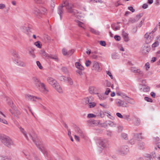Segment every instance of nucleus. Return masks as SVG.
Masks as SVG:
<instances>
[{
    "instance_id": "nucleus-1",
    "label": "nucleus",
    "mask_w": 160,
    "mask_h": 160,
    "mask_svg": "<svg viewBox=\"0 0 160 160\" xmlns=\"http://www.w3.org/2000/svg\"><path fill=\"white\" fill-rule=\"evenodd\" d=\"M19 129L20 131L23 133L28 140H32L33 142L35 143L37 147L41 150L42 153L44 154L47 155V151L42 145L40 140L37 137V135L35 133H32V134H29V137H28L23 128L20 127Z\"/></svg>"
},
{
    "instance_id": "nucleus-2",
    "label": "nucleus",
    "mask_w": 160,
    "mask_h": 160,
    "mask_svg": "<svg viewBox=\"0 0 160 160\" xmlns=\"http://www.w3.org/2000/svg\"><path fill=\"white\" fill-rule=\"evenodd\" d=\"M65 7L68 12L72 13L76 17L78 18L80 14L77 10L73 9V5L71 3H69L67 1L65 2L62 6H59L58 8V13L60 15V19L62 20V14L63 12V7Z\"/></svg>"
},
{
    "instance_id": "nucleus-3",
    "label": "nucleus",
    "mask_w": 160,
    "mask_h": 160,
    "mask_svg": "<svg viewBox=\"0 0 160 160\" xmlns=\"http://www.w3.org/2000/svg\"><path fill=\"white\" fill-rule=\"evenodd\" d=\"M2 142L9 148H11L12 146L14 145L13 142L11 139L7 136H2L0 137Z\"/></svg>"
},
{
    "instance_id": "nucleus-4",
    "label": "nucleus",
    "mask_w": 160,
    "mask_h": 160,
    "mask_svg": "<svg viewBox=\"0 0 160 160\" xmlns=\"http://www.w3.org/2000/svg\"><path fill=\"white\" fill-rule=\"evenodd\" d=\"M32 79L33 83L38 88L41 87L42 88L44 89L43 91L45 93H47L48 92V90L46 88L45 84L41 82L38 78L36 77H34Z\"/></svg>"
},
{
    "instance_id": "nucleus-5",
    "label": "nucleus",
    "mask_w": 160,
    "mask_h": 160,
    "mask_svg": "<svg viewBox=\"0 0 160 160\" xmlns=\"http://www.w3.org/2000/svg\"><path fill=\"white\" fill-rule=\"evenodd\" d=\"M46 9L44 7H41L39 9L34 8L33 10V12L37 16H41L45 14L47 12Z\"/></svg>"
},
{
    "instance_id": "nucleus-6",
    "label": "nucleus",
    "mask_w": 160,
    "mask_h": 160,
    "mask_svg": "<svg viewBox=\"0 0 160 160\" xmlns=\"http://www.w3.org/2000/svg\"><path fill=\"white\" fill-rule=\"evenodd\" d=\"M97 143L98 146L102 149L107 148L108 145V140L104 139H100L98 140Z\"/></svg>"
},
{
    "instance_id": "nucleus-7",
    "label": "nucleus",
    "mask_w": 160,
    "mask_h": 160,
    "mask_svg": "<svg viewBox=\"0 0 160 160\" xmlns=\"http://www.w3.org/2000/svg\"><path fill=\"white\" fill-rule=\"evenodd\" d=\"M129 152V148L127 146H122L118 150V153L122 155H125Z\"/></svg>"
},
{
    "instance_id": "nucleus-8",
    "label": "nucleus",
    "mask_w": 160,
    "mask_h": 160,
    "mask_svg": "<svg viewBox=\"0 0 160 160\" xmlns=\"http://www.w3.org/2000/svg\"><path fill=\"white\" fill-rule=\"evenodd\" d=\"M92 69L96 72H100L102 70L98 62L93 61L92 64Z\"/></svg>"
},
{
    "instance_id": "nucleus-9",
    "label": "nucleus",
    "mask_w": 160,
    "mask_h": 160,
    "mask_svg": "<svg viewBox=\"0 0 160 160\" xmlns=\"http://www.w3.org/2000/svg\"><path fill=\"white\" fill-rule=\"evenodd\" d=\"M26 97L28 100H31L32 101L38 102L42 100V99L40 97L31 96L30 95H26Z\"/></svg>"
},
{
    "instance_id": "nucleus-10",
    "label": "nucleus",
    "mask_w": 160,
    "mask_h": 160,
    "mask_svg": "<svg viewBox=\"0 0 160 160\" xmlns=\"http://www.w3.org/2000/svg\"><path fill=\"white\" fill-rule=\"evenodd\" d=\"M11 108L13 110V111L11 109H9V111L11 113L12 115L15 116L20 115V111L17 109L15 106H11Z\"/></svg>"
},
{
    "instance_id": "nucleus-11",
    "label": "nucleus",
    "mask_w": 160,
    "mask_h": 160,
    "mask_svg": "<svg viewBox=\"0 0 160 160\" xmlns=\"http://www.w3.org/2000/svg\"><path fill=\"white\" fill-rule=\"evenodd\" d=\"M47 80L48 82L53 87L58 83L55 79L50 77H48Z\"/></svg>"
},
{
    "instance_id": "nucleus-12",
    "label": "nucleus",
    "mask_w": 160,
    "mask_h": 160,
    "mask_svg": "<svg viewBox=\"0 0 160 160\" xmlns=\"http://www.w3.org/2000/svg\"><path fill=\"white\" fill-rule=\"evenodd\" d=\"M116 104L117 106L119 107H126L127 103L123 101L118 100L116 102Z\"/></svg>"
},
{
    "instance_id": "nucleus-13",
    "label": "nucleus",
    "mask_w": 160,
    "mask_h": 160,
    "mask_svg": "<svg viewBox=\"0 0 160 160\" xmlns=\"http://www.w3.org/2000/svg\"><path fill=\"white\" fill-rule=\"evenodd\" d=\"M75 131L78 135L80 136L81 138H84V134L82 131L78 128L76 127L75 128Z\"/></svg>"
},
{
    "instance_id": "nucleus-14",
    "label": "nucleus",
    "mask_w": 160,
    "mask_h": 160,
    "mask_svg": "<svg viewBox=\"0 0 160 160\" xmlns=\"http://www.w3.org/2000/svg\"><path fill=\"white\" fill-rule=\"evenodd\" d=\"M139 88L141 91L148 92L150 91L149 88L148 86L144 85H140L139 86Z\"/></svg>"
},
{
    "instance_id": "nucleus-15",
    "label": "nucleus",
    "mask_w": 160,
    "mask_h": 160,
    "mask_svg": "<svg viewBox=\"0 0 160 160\" xmlns=\"http://www.w3.org/2000/svg\"><path fill=\"white\" fill-rule=\"evenodd\" d=\"M53 87L59 93H62V89L58 83H56Z\"/></svg>"
},
{
    "instance_id": "nucleus-16",
    "label": "nucleus",
    "mask_w": 160,
    "mask_h": 160,
    "mask_svg": "<svg viewBox=\"0 0 160 160\" xmlns=\"http://www.w3.org/2000/svg\"><path fill=\"white\" fill-rule=\"evenodd\" d=\"M96 94H97L98 96L99 99L101 100H105L108 97L105 96L103 93L100 94L98 93H97Z\"/></svg>"
},
{
    "instance_id": "nucleus-17",
    "label": "nucleus",
    "mask_w": 160,
    "mask_h": 160,
    "mask_svg": "<svg viewBox=\"0 0 160 160\" xmlns=\"http://www.w3.org/2000/svg\"><path fill=\"white\" fill-rule=\"evenodd\" d=\"M29 54L32 58H34L35 57V55L34 54V49L32 48H28Z\"/></svg>"
},
{
    "instance_id": "nucleus-18",
    "label": "nucleus",
    "mask_w": 160,
    "mask_h": 160,
    "mask_svg": "<svg viewBox=\"0 0 160 160\" xmlns=\"http://www.w3.org/2000/svg\"><path fill=\"white\" fill-rule=\"evenodd\" d=\"M88 123H89V125L92 126L97 125L98 124V121L96 120H89L88 121Z\"/></svg>"
},
{
    "instance_id": "nucleus-19",
    "label": "nucleus",
    "mask_w": 160,
    "mask_h": 160,
    "mask_svg": "<svg viewBox=\"0 0 160 160\" xmlns=\"http://www.w3.org/2000/svg\"><path fill=\"white\" fill-rule=\"evenodd\" d=\"M75 21L76 23L77 24L79 27L84 29L85 28V25L84 23H83L77 20H75Z\"/></svg>"
},
{
    "instance_id": "nucleus-20",
    "label": "nucleus",
    "mask_w": 160,
    "mask_h": 160,
    "mask_svg": "<svg viewBox=\"0 0 160 160\" xmlns=\"http://www.w3.org/2000/svg\"><path fill=\"white\" fill-rule=\"evenodd\" d=\"M150 50V46H145L142 49V52L144 53H146L148 52Z\"/></svg>"
},
{
    "instance_id": "nucleus-21",
    "label": "nucleus",
    "mask_w": 160,
    "mask_h": 160,
    "mask_svg": "<svg viewBox=\"0 0 160 160\" xmlns=\"http://www.w3.org/2000/svg\"><path fill=\"white\" fill-rule=\"evenodd\" d=\"M75 65L76 68L81 70H83L84 69V67L79 62H76Z\"/></svg>"
},
{
    "instance_id": "nucleus-22",
    "label": "nucleus",
    "mask_w": 160,
    "mask_h": 160,
    "mask_svg": "<svg viewBox=\"0 0 160 160\" xmlns=\"http://www.w3.org/2000/svg\"><path fill=\"white\" fill-rule=\"evenodd\" d=\"M122 36L124 40L126 42H128L129 40V38L128 37V34L125 32H123Z\"/></svg>"
},
{
    "instance_id": "nucleus-23",
    "label": "nucleus",
    "mask_w": 160,
    "mask_h": 160,
    "mask_svg": "<svg viewBox=\"0 0 160 160\" xmlns=\"http://www.w3.org/2000/svg\"><path fill=\"white\" fill-rule=\"evenodd\" d=\"M0 157L7 160H10L11 159V157L10 156L7 155L6 154H4L3 153H2L0 155Z\"/></svg>"
},
{
    "instance_id": "nucleus-24",
    "label": "nucleus",
    "mask_w": 160,
    "mask_h": 160,
    "mask_svg": "<svg viewBox=\"0 0 160 160\" xmlns=\"http://www.w3.org/2000/svg\"><path fill=\"white\" fill-rule=\"evenodd\" d=\"M48 58H51L53 59L55 61H58V58L57 56L56 55H48Z\"/></svg>"
},
{
    "instance_id": "nucleus-25",
    "label": "nucleus",
    "mask_w": 160,
    "mask_h": 160,
    "mask_svg": "<svg viewBox=\"0 0 160 160\" xmlns=\"http://www.w3.org/2000/svg\"><path fill=\"white\" fill-rule=\"evenodd\" d=\"M140 120L139 118H135V119L133 120L134 124L136 126H138L140 123Z\"/></svg>"
},
{
    "instance_id": "nucleus-26",
    "label": "nucleus",
    "mask_w": 160,
    "mask_h": 160,
    "mask_svg": "<svg viewBox=\"0 0 160 160\" xmlns=\"http://www.w3.org/2000/svg\"><path fill=\"white\" fill-rule=\"evenodd\" d=\"M96 103L92 102L90 101L87 106L90 108H94L96 106Z\"/></svg>"
},
{
    "instance_id": "nucleus-27",
    "label": "nucleus",
    "mask_w": 160,
    "mask_h": 160,
    "mask_svg": "<svg viewBox=\"0 0 160 160\" xmlns=\"http://www.w3.org/2000/svg\"><path fill=\"white\" fill-rule=\"evenodd\" d=\"M91 98L90 97H88L84 98L83 100L84 104L87 105L91 101L90 100Z\"/></svg>"
},
{
    "instance_id": "nucleus-28",
    "label": "nucleus",
    "mask_w": 160,
    "mask_h": 160,
    "mask_svg": "<svg viewBox=\"0 0 160 160\" xmlns=\"http://www.w3.org/2000/svg\"><path fill=\"white\" fill-rule=\"evenodd\" d=\"M18 65L22 67H25L26 66V64L24 62L19 61L17 62Z\"/></svg>"
},
{
    "instance_id": "nucleus-29",
    "label": "nucleus",
    "mask_w": 160,
    "mask_h": 160,
    "mask_svg": "<svg viewBox=\"0 0 160 160\" xmlns=\"http://www.w3.org/2000/svg\"><path fill=\"white\" fill-rule=\"evenodd\" d=\"M66 82L70 85H72L73 84V82L72 80L69 77L67 78Z\"/></svg>"
},
{
    "instance_id": "nucleus-30",
    "label": "nucleus",
    "mask_w": 160,
    "mask_h": 160,
    "mask_svg": "<svg viewBox=\"0 0 160 160\" xmlns=\"http://www.w3.org/2000/svg\"><path fill=\"white\" fill-rule=\"evenodd\" d=\"M12 55L15 58H17L19 59L20 58V56L18 54V53L17 52L13 50L12 52Z\"/></svg>"
},
{
    "instance_id": "nucleus-31",
    "label": "nucleus",
    "mask_w": 160,
    "mask_h": 160,
    "mask_svg": "<svg viewBox=\"0 0 160 160\" xmlns=\"http://www.w3.org/2000/svg\"><path fill=\"white\" fill-rule=\"evenodd\" d=\"M96 88L93 87H91L89 88V92L91 94H95V89Z\"/></svg>"
},
{
    "instance_id": "nucleus-32",
    "label": "nucleus",
    "mask_w": 160,
    "mask_h": 160,
    "mask_svg": "<svg viewBox=\"0 0 160 160\" xmlns=\"http://www.w3.org/2000/svg\"><path fill=\"white\" fill-rule=\"evenodd\" d=\"M119 58V55L116 53H113L112 55V58L113 59H117Z\"/></svg>"
},
{
    "instance_id": "nucleus-33",
    "label": "nucleus",
    "mask_w": 160,
    "mask_h": 160,
    "mask_svg": "<svg viewBox=\"0 0 160 160\" xmlns=\"http://www.w3.org/2000/svg\"><path fill=\"white\" fill-rule=\"evenodd\" d=\"M160 42L158 41H156L152 45V47L154 48L158 47L159 44Z\"/></svg>"
},
{
    "instance_id": "nucleus-34",
    "label": "nucleus",
    "mask_w": 160,
    "mask_h": 160,
    "mask_svg": "<svg viewBox=\"0 0 160 160\" xmlns=\"http://www.w3.org/2000/svg\"><path fill=\"white\" fill-rule=\"evenodd\" d=\"M22 30L25 32H28L29 30V28L28 27L23 26L22 27Z\"/></svg>"
},
{
    "instance_id": "nucleus-35",
    "label": "nucleus",
    "mask_w": 160,
    "mask_h": 160,
    "mask_svg": "<svg viewBox=\"0 0 160 160\" xmlns=\"http://www.w3.org/2000/svg\"><path fill=\"white\" fill-rule=\"evenodd\" d=\"M107 124L111 127H115L116 125L113 123V122L109 121L108 122Z\"/></svg>"
},
{
    "instance_id": "nucleus-36",
    "label": "nucleus",
    "mask_w": 160,
    "mask_h": 160,
    "mask_svg": "<svg viewBox=\"0 0 160 160\" xmlns=\"http://www.w3.org/2000/svg\"><path fill=\"white\" fill-rule=\"evenodd\" d=\"M136 73H138L140 75L143 76V72L139 69H137Z\"/></svg>"
},
{
    "instance_id": "nucleus-37",
    "label": "nucleus",
    "mask_w": 160,
    "mask_h": 160,
    "mask_svg": "<svg viewBox=\"0 0 160 160\" xmlns=\"http://www.w3.org/2000/svg\"><path fill=\"white\" fill-rule=\"evenodd\" d=\"M129 117L130 115H123L122 118L126 119L127 121H129L130 120Z\"/></svg>"
},
{
    "instance_id": "nucleus-38",
    "label": "nucleus",
    "mask_w": 160,
    "mask_h": 160,
    "mask_svg": "<svg viewBox=\"0 0 160 160\" xmlns=\"http://www.w3.org/2000/svg\"><path fill=\"white\" fill-rule=\"evenodd\" d=\"M74 49H71L69 50L68 52L67 55L71 56V55L74 52Z\"/></svg>"
},
{
    "instance_id": "nucleus-39",
    "label": "nucleus",
    "mask_w": 160,
    "mask_h": 160,
    "mask_svg": "<svg viewBox=\"0 0 160 160\" xmlns=\"http://www.w3.org/2000/svg\"><path fill=\"white\" fill-rule=\"evenodd\" d=\"M67 78L64 76H61L59 77V79L61 81L66 82Z\"/></svg>"
},
{
    "instance_id": "nucleus-40",
    "label": "nucleus",
    "mask_w": 160,
    "mask_h": 160,
    "mask_svg": "<svg viewBox=\"0 0 160 160\" xmlns=\"http://www.w3.org/2000/svg\"><path fill=\"white\" fill-rule=\"evenodd\" d=\"M111 92V90L110 88H107L106 89V91L104 93V94L105 95V96H107L108 95L109 93Z\"/></svg>"
},
{
    "instance_id": "nucleus-41",
    "label": "nucleus",
    "mask_w": 160,
    "mask_h": 160,
    "mask_svg": "<svg viewBox=\"0 0 160 160\" xmlns=\"http://www.w3.org/2000/svg\"><path fill=\"white\" fill-rule=\"evenodd\" d=\"M90 31L92 32V33H94L95 34H98L99 33V32L98 31H96L95 29L93 28H90Z\"/></svg>"
},
{
    "instance_id": "nucleus-42",
    "label": "nucleus",
    "mask_w": 160,
    "mask_h": 160,
    "mask_svg": "<svg viewBox=\"0 0 160 160\" xmlns=\"http://www.w3.org/2000/svg\"><path fill=\"white\" fill-rule=\"evenodd\" d=\"M24 155L25 157L27 159L30 160L32 159V158L30 156L29 153H24Z\"/></svg>"
},
{
    "instance_id": "nucleus-43",
    "label": "nucleus",
    "mask_w": 160,
    "mask_h": 160,
    "mask_svg": "<svg viewBox=\"0 0 160 160\" xmlns=\"http://www.w3.org/2000/svg\"><path fill=\"white\" fill-rule=\"evenodd\" d=\"M136 141V139L135 138H133L131 139L129 141V142L130 143L132 144L133 145L135 144Z\"/></svg>"
},
{
    "instance_id": "nucleus-44",
    "label": "nucleus",
    "mask_w": 160,
    "mask_h": 160,
    "mask_svg": "<svg viewBox=\"0 0 160 160\" xmlns=\"http://www.w3.org/2000/svg\"><path fill=\"white\" fill-rule=\"evenodd\" d=\"M144 99L145 100L147 101V102H152V99L148 97H146L144 98Z\"/></svg>"
},
{
    "instance_id": "nucleus-45",
    "label": "nucleus",
    "mask_w": 160,
    "mask_h": 160,
    "mask_svg": "<svg viewBox=\"0 0 160 160\" xmlns=\"http://www.w3.org/2000/svg\"><path fill=\"white\" fill-rule=\"evenodd\" d=\"M96 117V116L95 115L92 113H89L88 114L87 116V117L89 118H94Z\"/></svg>"
},
{
    "instance_id": "nucleus-46",
    "label": "nucleus",
    "mask_w": 160,
    "mask_h": 160,
    "mask_svg": "<svg viewBox=\"0 0 160 160\" xmlns=\"http://www.w3.org/2000/svg\"><path fill=\"white\" fill-rule=\"evenodd\" d=\"M62 51V53L64 55L66 56L67 55L68 51L65 48H63Z\"/></svg>"
},
{
    "instance_id": "nucleus-47",
    "label": "nucleus",
    "mask_w": 160,
    "mask_h": 160,
    "mask_svg": "<svg viewBox=\"0 0 160 160\" xmlns=\"http://www.w3.org/2000/svg\"><path fill=\"white\" fill-rule=\"evenodd\" d=\"M122 137L124 139L127 140L128 139V137L127 134L123 133L122 134Z\"/></svg>"
},
{
    "instance_id": "nucleus-48",
    "label": "nucleus",
    "mask_w": 160,
    "mask_h": 160,
    "mask_svg": "<svg viewBox=\"0 0 160 160\" xmlns=\"http://www.w3.org/2000/svg\"><path fill=\"white\" fill-rule=\"evenodd\" d=\"M138 68L135 67H132L131 68L130 70L131 71L134 73H136V71Z\"/></svg>"
},
{
    "instance_id": "nucleus-49",
    "label": "nucleus",
    "mask_w": 160,
    "mask_h": 160,
    "mask_svg": "<svg viewBox=\"0 0 160 160\" xmlns=\"http://www.w3.org/2000/svg\"><path fill=\"white\" fill-rule=\"evenodd\" d=\"M34 44L36 47H37L38 48H40L41 47L40 42L39 41H37L35 42L34 43Z\"/></svg>"
},
{
    "instance_id": "nucleus-50",
    "label": "nucleus",
    "mask_w": 160,
    "mask_h": 160,
    "mask_svg": "<svg viewBox=\"0 0 160 160\" xmlns=\"http://www.w3.org/2000/svg\"><path fill=\"white\" fill-rule=\"evenodd\" d=\"M136 22L135 18H130L129 20V22L132 23H135Z\"/></svg>"
},
{
    "instance_id": "nucleus-51",
    "label": "nucleus",
    "mask_w": 160,
    "mask_h": 160,
    "mask_svg": "<svg viewBox=\"0 0 160 160\" xmlns=\"http://www.w3.org/2000/svg\"><path fill=\"white\" fill-rule=\"evenodd\" d=\"M100 105L105 108H108L109 107V106L107 104H104V103H101L100 104Z\"/></svg>"
},
{
    "instance_id": "nucleus-52",
    "label": "nucleus",
    "mask_w": 160,
    "mask_h": 160,
    "mask_svg": "<svg viewBox=\"0 0 160 160\" xmlns=\"http://www.w3.org/2000/svg\"><path fill=\"white\" fill-rule=\"evenodd\" d=\"M37 66L39 68L41 69L43 68L42 67L41 65L40 62L39 61H37L36 62Z\"/></svg>"
},
{
    "instance_id": "nucleus-53",
    "label": "nucleus",
    "mask_w": 160,
    "mask_h": 160,
    "mask_svg": "<svg viewBox=\"0 0 160 160\" xmlns=\"http://www.w3.org/2000/svg\"><path fill=\"white\" fill-rule=\"evenodd\" d=\"M151 41V37L146 38L145 39V42L147 43H149Z\"/></svg>"
},
{
    "instance_id": "nucleus-54",
    "label": "nucleus",
    "mask_w": 160,
    "mask_h": 160,
    "mask_svg": "<svg viewBox=\"0 0 160 160\" xmlns=\"http://www.w3.org/2000/svg\"><path fill=\"white\" fill-rule=\"evenodd\" d=\"M62 70L65 73H66L68 72V69L67 68L65 67H62Z\"/></svg>"
},
{
    "instance_id": "nucleus-55",
    "label": "nucleus",
    "mask_w": 160,
    "mask_h": 160,
    "mask_svg": "<svg viewBox=\"0 0 160 160\" xmlns=\"http://www.w3.org/2000/svg\"><path fill=\"white\" fill-rule=\"evenodd\" d=\"M105 84L107 87H110L111 85V84L110 82L107 80L105 81Z\"/></svg>"
},
{
    "instance_id": "nucleus-56",
    "label": "nucleus",
    "mask_w": 160,
    "mask_h": 160,
    "mask_svg": "<svg viewBox=\"0 0 160 160\" xmlns=\"http://www.w3.org/2000/svg\"><path fill=\"white\" fill-rule=\"evenodd\" d=\"M145 19L143 18L142 19L140 23L138 24V27L140 28L142 25L143 23L144 22Z\"/></svg>"
},
{
    "instance_id": "nucleus-57",
    "label": "nucleus",
    "mask_w": 160,
    "mask_h": 160,
    "mask_svg": "<svg viewBox=\"0 0 160 160\" xmlns=\"http://www.w3.org/2000/svg\"><path fill=\"white\" fill-rule=\"evenodd\" d=\"M42 55L43 56H46V57H47V58L48 57V55H48L46 52L44 51H42Z\"/></svg>"
},
{
    "instance_id": "nucleus-58",
    "label": "nucleus",
    "mask_w": 160,
    "mask_h": 160,
    "mask_svg": "<svg viewBox=\"0 0 160 160\" xmlns=\"http://www.w3.org/2000/svg\"><path fill=\"white\" fill-rule=\"evenodd\" d=\"M106 72L107 74L110 77L111 79L113 78V76L110 72L107 71H106Z\"/></svg>"
},
{
    "instance_id": "nucleus-59",
    "label": "nucleus",
    "mask_w": 160,
    "mask_h": 160,
    "mask_svg": "<svg viewBox=\"0 0 160 160\" xmlns=\"http://www.w3.org/2000/svg\"><path fill=\"white\" fill-rule=\"evenodd\" d=\"M100 44L103 46H105L106 45V42L104 41H101L100 42Z\"/></svg>"
},
{
    "instance_id": "nucleus-60",
    "label": "nucleus",
    "mask_w": 160,
    "mask_h": 160,
    "mask_svg": "<svg viewBox=\"0 0 160 160\" xmlns=\"http://www.w3.org/2000/svg\"><path fill=\"white\" fill-rule=\"evenodd\" d=\"M91 63V62L90 60H88L86 62H85V65L86 66L88 67L90 66Z\"/></svg>"
},
{
    "instance_id": "nucleus-61",
    "label": "nucleus",
    "mask_w": 160,
    "mask_h": 160,
    "mask_svg": "<svg viewBox=\"0 0 160 160\" xmlns=\"http://www.w3.org/2000/svg\"><path fill=\"white\" fill-rule=\"evenodd\" d=\"M114 38L116 40L119 41L120 40L121 38L119 36L115 35L114 36Z\"/></svg>"
},
{
    "instance_id": "nucleus-62",
    "label": "nucleus",
    "mask_w": 160,
    "mask_h": 160,
    "mask_svg": "<svg viewBox=\"0 0 160 160\" xmlns=\"http://www.w3.org/2000/svg\"><path fill=\"white\" fill-rule=\"evenodd\" d=\"M145 66L146 67V70H148L150 68L149 63L148 62L146 63L145 64Z\"/></svg>"
},
{
    "instance_id": "nucleus-63",
    "label": "nucleus",
    "mask_w": 160,
    "mask_h": 160,
    "mask_svg": "<svg viewBox=\"0 0 160 160\" xmlns=\"http://www.w3.org/2000/svg\"><path fill=\"white\" fill-rule=\"evenodd\" d=\"M34 1L37 3H41L43 2V0H34Z\"/></svg>"
},
{
    "instance_id": "nucleus-64",
    "label": "nucleus",
    "mask_w": 160,
    "mask_h": 160,
    "mask_svg": "<svg viewBox=\"0 0 160 160\" xmlns=\"http://www.w3.org/2000/svg\"><path fill=\"white\" fill-rule=\"evenodd\" d=\"M0 122L4 124H8L7 121H6L4 119H2L1 118H0Z\"/></svg>"
}]
</instances>
